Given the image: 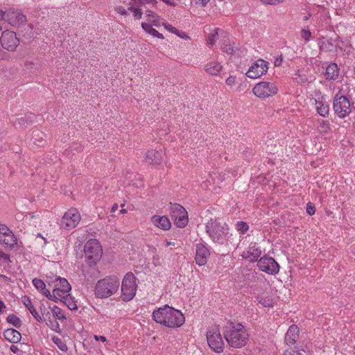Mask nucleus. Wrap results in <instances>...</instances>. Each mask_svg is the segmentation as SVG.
Returning <instances> with one entry per match:
<instances>
[{"label":"nucleus","instance_id":"1","mask_svg":"<svg viewBox=\"0 0 355 355\" xmlns=\"http://www.w3.org/2000/svg\"><path fill=\"white\" fill-rule=\"evenodd\" d=\"M152 316L157 323L170 328L180 327L185 321L184 316L180 311L168 305L155 310Z\"/></svg>","mask_w":355,"mask_h":355},{"label":"nucleus","instance_id":"2","mask_svg":"<svg viewBox=\"0 0 355 355\" xmlns=\"http://www.w3.org/2000/svg\"><path fill=\"white\" fill-rule=\"evenodd\" d=\"M205 231L214 243L228 245L232 234L230 233L228 225L223 220L218 218H210L205 223Z\"/></svg>","mask_w":355,"mask_h":355},{"label":"nucleus","instance_id":"3","mask_svg":"<svg viewBox=\"0 0 355 355\" xmlns=\"http://www.w3.org/2000/svg\"><path fill=\"white\" fill-rule=\"evenodd\" d=\"M223 335L228 345L234 348L244 347L248 340V334L243 325L230 321L223 327Z\"/></svg>","mask_w":355,"mask_h":355},{"label":"nucleus","instance_id":"4","mask_svg":"<svg viewBox=\"0 0 355 355\" xmlns=\"http://www.w3.org/2000/svg\"><path fill=\"white\" fill-rule=\"evenodd\" d=\"M120 281L116 276H109L98 281L95 287L97 297L106 298L114 294L119 289Z\"/></svg>","mask_w":355,"mask_h":355},{"label":"nucleus","instance_id":"5","mask_svg":"<svg viewBox=\"0 0 355 355\" xmlns=\"http://www.w3.org/2000/svg\"><path fill=\"white\" fill-rule=\"evenodd\" d=\"M84 252L87 263L89 266H94L101 259L103 250L98 240L90 239L85 245Z\"/></svg>","mask_w":355,"mask_h":355},{"label":"nucleus","instance_id":"6","mask_svg":"<svg viewBox=\"0 0 355 355\" xmlns=\"http://www.w3.org/2000/svg\"><path fill=\"white\" fill-rule=\"evenodd\" d=\"M349 98L343 95L336 94L334 98L333 109L334 113L340 119L349 115L352 112V105Z\"/></svg>","mask_w":355,"mask_h":355},{"label":"nucleus","instance_id":"7","mask_svg":"<svg viewBox=\"0 0 355 355\" xmlns=\"http://www.w3.org/2000/svg\"><path fill=\"white\" fill-rule=\"evenodd\" d=\"M136 277L132 273H127L121 283V298L123 301L131 300L136 294Z\"/></svg>","mask_w":355,"mask_h":355},{"label":"nucleus","instance_id":"8","mask_svg":"<svg viewBox=\"0 0 355 355\" xmlns=\"http://www.w3.org/2000/svg\"><path fill=\"white\" fill-rule=\"evenodd\" d=\"M207 343L216 353H221L224 349V342L217 327L210 328L207 332Z\"/></svg>","mask_w":355,"mask_h":355},{"label":"nucleus","instance_id":"9","mask_svg":"<svg viewBox=\"0 0 355 355\" xmlns=\"http://www.w3.org/2000/svg\"><path fill=\"white\" fill-rule=\"evenodd\" d=\"M169 209L175 225L180 228L184 227L188 223V216L186 209L177 203H170Z\"/></svg>","mask_w":355,"mask_h":355},{"label":"nucleus","instance_id":"10","mask_svg":"<svg viewBox=\"0 0 355 355\" xmlns=\"http://www.w3.org/2000/svg\"><path fill=\"white\" fill-rule=\"evenodd\" d=\"M276 85L272 82H261L254 85L252 89L254 94L259 98H268L277 93Z\"/></svg>","mask_w":355,"mask_h":355},{"label":"nucleus","instance_id":"11","mask_svg":"<svg viewBox=\"0 0 355 355\" xmlns=\"http://www.w3.org/2000/svg\"><path fill=\"white\" fill-rule=\"evenodd\" d=\"M0 42L2 48L8 51L14 52L19 45V39L14 31H5L1 33Z\"/></svg>","mask_w":355,"mask_h":355},{"label":"nucleus","instance_id":"12","mask_svg":"<svg viewBox=\"0 0 355 355\" xmlns=\"http://www.w3.org/2000/svg\"><path fill=\"white\" fill-rule=\"evenodd\" d=\"M80 220V215L75 208L69 209L66 211L60 220V227L70 230L76 227Z\"/></svg>","mask_w":355,"mask_h":355},{"label":"nucleus","instance_id":"13","mask_svg":"<svg viewBox=\"0 0 355 355\" xmlns=\"http://www.w3.org/2000/svg\"><path fill=\"white\" fill-rule=\"evenodd\" d=\"M258 268L263 272L269 275L277 274L279 270V266L272 257H262L257 262Z\"/></svg>","mask_w":355,"mask_h":355},{"label":"nucleus","instance_id":"14","mask_svg":"<svg viewBox=\"0 0 355 355\" xmlns=\"http://www.w3.org/2000/svg\"><path fill=\"white\" fill-rule=\"evenodd\" d=\"M268 62L259 59L250 67L245 74L250 78H257L267 72L268 69Z\"/></svg>","mask_w":355,"mask_h":355},{"label":"nucleus","instance_id":"15","mask_svg":"<svg viewBox=\"0 0 355 355\" xmlns=\"http://www.w3.org/2000/svg\"><path fill=\"white\" fill-rule=\"evenodd\" d=\"M0 243L8 248H13L17 243L16 236L6 225H0Z\"/></svg>","mask_w":355,"mask_h":355},{"label":"nucleus","instance_id":"16","mask_svg":"<svg viewBox=\"0 0 355 355\" xmlns=\"http://www.w3.org/2000/svg\"><path fill=\"white\" fill-rule=\"evenodd\" d=\"M318 45L322 51L336 53L339 47L338 37H323L319 40Z\"/></svg>","mask_w":355,"mask_h":355},{"label":"nucleus","instance_id":"17","mask_svg":"<svg viewBox=\"0 0 355 355\" xmlns=\"http://www.w3.org/2000/svg\"><path fill=\"white\" fill-rule=\"evenodd\" d=\"M209 256V251L208 248L202 243H198L196 245V263L200 266H204L207 261Z\"/></svg>","mask_w":355,"mask_h":355},{"label":"nucleus","instance_id":"18","mask_svg":"<svg viewBox=\"0 0 355 355\" xmlns=\"http://www.w3.org/2000/svg\"><path fill=\"white\" fill-rule=\"evenodd\" d=\"M54 288L59 289L58 296L60 298V297H64V295H69V293L71 291V288L66 279L61 278L60 277H56L54 280Z\"/></svg>","mask_w":355,"mask_h":355},{"label":"nucleus","instance_id":"19","mask_svg":"<svg viewBox=\"0 0 355 355\" xmlns=\"http://www.w3.org/2000/svg\"><path fill=\"white\" fill-rule=\"evenodd\" d=\"M35 120V116L33 113H28L24 116L16 118L13 121L15 127L19 128H26L33 123Z\"/></svg>","mask_w":355,"mask_h":355},{"label":"nucleus","instance_id":"20","mask_svg":"<svg viewBox=\"0 0 355 355\" xmlns=\"http://www.w3.org/2000/svg\"><path fill=\"white\" fill-rule=\"evenodd\" d=\"M164 153L160 149L159 150H148L146 155V161L150 164H159L163 160Z\"/></svg>","mask_w":355,"mask_h":355},{"label":"nucleus","instance_id":"21","mask_svg":"<svg viewBox=\"0 0 355 355\" xmlns=\"http://www.w3.org/2000/svg\"><path fill=\"white\" fill-rule=\"evenodd\" d=\"M261 250L259 248L257 247L256 245L250 246L248 250L244 251L242 254L243 258L248 259V261L253 262L257 260L261 256Z\"/></svg>","mask_w":355,"mask_h":355},{"label":"nucleus","instance_id":"22","mask_svg":"<svg viewBox=\"0 0 355 355\" xmlns=\"http://www.w3.org/2000/svg\"><path fill=\"white\" fill-rule=\"evenodd\" d=\"M26 17L17 11H8L7 15V21L14 26L18 24L25 23Z\"/></svg>","mask_w":355,"mask_h":355},{"label":"nucleus","instance_id":"23","mask_svg":"<svg viewBox=\"0 0 355 355\" xmlns=\"http://www.w3.org/2000/svg\"><path fill=\"white\" fill-rule=\"evenodd\" d=\"M299 337V329L297 326L293 324L291 325L286 335H285V343L287 345H293Z\"/></svg>","mask_w":355,"mask_h":355},{"label":"nucleus","instance_id":"24","mask_svg":"<svg viewBox=\"0 0 355 355\" xmlns=\"http://www.w3.org/2000/svg\"><path fill=\"white\" fill-rule=\"evenodd\" d=\"M152 223L162 230H167L171 227V222L165 216H153L151 218Z\"/></svg>","mask_w":355,"mask_h":355},{"label":"nucleus","instance_id":"25","mask_svg":"<svg viewBox=\"0 0 355 355\" xmlns=\"http://www.w3.org/2000/svg\"><path fill=\"white\" fill-rule=\"evenodd\" d=\"M3 335L6 340L12 343H18L21 339V334L17 330L12 328L4 331Z\"/></svg>","mask_w":355,"mask_h":355},{"label":"nucleus","instance_id":"26","mask_svg":"<svg viewBox=\"0 0 355 355\" xmlns=\"http://www.w3.org/2000/svg\"><path fill=\"white\" fill-rule=\"evenodd\" d=\"M21 301H22L23 304H24V306L28 309V311H30L31 315L34 317V318L37 321L41 322L42 320V317L37 312L30 297L25 295V296L22 297Z\"/></svg>","mask_w":355,"mask_h":355},{"label":"nucleus","instance_id":"27","mask_svg":"<svg viewBox=\"0 0 355 355\" xmlns=\"http://www.w3.org/2000/svg\"><path fill=\"white\" fill-rule=\"evenodd\" d=\"M339 75V69L336 63H331L326 68L325 78L327 80H336Z\"/></svg>","mask_w":355,"mask_h":355},{"label":"nucleus","instance_id":"28","mask_svg":"<svg viewBox=\"0 0 355 355\" xmlns=\"http://www.w3.org/2000/svg\"><path fill=\"white\" fill-rule=\"evenodd\" d=\"M222 66L216 62H209L205 66V70L207 73L211 76H217L221 71Z\"/></svg>","mask_w":355,"mask_h":355},{"label":"nucleus","instance_id":"29","mask_svg":"<svg viewBox=\"0 0 355 355\" xmlns=\"http://www.w3.org/2000/svg\"><path fill=\"white\" fill-rule=\"evenodd\" d=\"M315 108L317 112L323 117H326L329 114V107L327 103H324L322 101L315 100Z\"/></svg>","mask_w":355,"mask_h":355},{"label":"nucleus","instance_id":"30","mask_svg":"<svg viewBox=\"0 0 355 355\" xmlns=\"http://www.w3.org/2000/svg\"><path fill=\"white\" fill-rule=\"evenodd\" d=\"M58 292H59V289L54 288L53 290V293L51 294V292L48 289H46V287L44 288V290H42L41 291V293L45 297H46L50 300L54 301L55 302H57L58 300H60V297L58 296Z\"/></svg>","mask_w":355,"mask_h":355},{"label":"nucleus","instance_id":"31","mask_svg":"<svg viewBox=\"0 0 355 355\" xmlns=\"http://www.w3.org/2000/svg\"><path fill=\"white\" fill-rule=\"evenodd\" d=\"M60 300L66 304L70 310H76L78 309L76 304L73 301L69 294L64 295V297H60Z\"/></svg>","mask_w":355,"mask_h":355},{"label":"nucleus","instance_id":"32","mask_svg":"<svg viewBox=\"0 0 355 355\" xmlns=\"http://www.w3.org/2000/svg\"><path fill=\"white\" fill-rule=\"evenodd\" d=\"M6 320L16 328H19L22 324L21 319L15 314H9Z\"/></svg>","mask_w":355,"mask_h":355},{"label":"nucleus","instance_id":"33","mask_svg":"<svg viewBox=\"0 0 355 355\" xmlns=\"http://www.w3.org/2000/svg\"><path fill=\"white\" fill-rule=\"evenodd\" d=\"M236 229L241 234H245L249 230V225L247 223L243 221H238L236 223Z\"/></svg>","mask_w":355,"mask_h":355},{"label":"nucleus","instance_id":"34","mask_svg":"<svg viewBox=\"0 0 355 355\" xmlns=\"http://www.w3.org/2000/svg\"><path fill=\"white\" fill-rule=\"evenodd\" d=\"M53 341L62 352H66L68 350V347L60 338L53 337Z\"/></svg>","mask_w":355,"mask_h":355},{"label":"nucleus","instance_id":"35","mask_svg":"<svg viewBox=\"0 0 355 355\" xmlns=\"http://www.w3.org/2000/svg\"><path fill=\"white\" fill-rule=\"evenodd\" d=\"M51 311H52L53 315L54 317H56L58 319H59V320L66 319V317H65L64 313L62 311V310L60 308L58 307L57 306H54L52 308Z\"/></svg>","mask_w":355,"mask_h":355},{"label":"nucleus","instance_id":"36","mask_svg":"<svg viewBox=\"0 0 355 355\" xmlns=\"http://www.w3.org/2000/svg\"><path fill=\"white\" fill-rule=\"evenodd\" d=\"M143 29L150 35L155 37V35L157 33V31L152 27V25L146 22L141 24Z\"/></svg>","mask_w":355,"mask_h":355},{"label":"nucleus","instance_id":"37","mask_svg":"<svg viewBox=\"0 0 355 355\" xmlns=\"http://www.w3.org/2000/svg\"><path fill=\"white\" fill-rule=\"evenodd\" d=\"M218 28H215L214 30L213 33L209 35L208 40H207L208 45L211 46L215 44V42L218 38Z\"/></svg>","mask_w":355,"mask_h":355},{"label":"nucleus","instance_id":"38","mask_svg":"<svg viewBox=\"0 0 355 355\" xmlns=\"http://www.w3.org/2000/svg\"><path fill=\"white\" fill-rule=\"evenodd\" d=\"M147 15L148 17V21H150L154 26H158L159 20L158 16L151 10H147Z\"/></svg>","mask_w":355,"mask_h":355},{"label":"nucleus","instance_id":"39","mask_svg":"<svg viewBox=\"0 0 355 355\" xmlns=\"http://www.w3.org/2000/svg\"><path fill=\"white\" fill-rule=\"evenodd\" d=\"M33 284L40 292L46 287L45 283L40 279L35 278L33 279Z\"/></svg>","mask_w":355,"mask_h":355},{"label":"nucleus","instance_id":"40","mask_svg":"<svg viewBox=\"0 0 355 355\" xmlns=\"http://www.w3.org/2000/svg\"><path fill=\"white\" fill-rule=\"evenodd\" d=\"M128 10H131L132 12H133V15H134V17L137 19H139L141 18L142 17V11L140 8H133L132 6H130Z\"/></svg>","mask_w":355,"mask_h":355},{"label":"nucleus","instance_id":"41","mask_svg":"<svg viewBox=\"0 0 355 355\" xmlns=\"http://www.w3.org/2000/svg\"><path fill=\"white\" fill-rule=\"evenodd\" d=\"M305 352L302 350L288 349L285 350L283 355H304Z\"/></svg>","mask_w":355,"mask_h":355},{"label":"nucleus","instance_id":"42","mask_svg":"<svg viewBox=\"0 0 355 355\" xmlns=\"http://www.w3.org/2000/svg\"><path fill=\"white\" fill-rule=\"evenodd\" d=\"M164 28L168 31L169 32L172 33H174V34H178L179 33V31L173 27L172 25L169 24H163Z\"/></svg>","mask_w":355,"mask_h":355},{"label":"nucleus","instance_id":"43","mask_svg":"<svg viewBox=\"0 0 355 355\" xmlns=\"http://www.w3.org/2000/svg\"><path fill=\"white\" fill-rule=\"evenodd\" d=\"M306 212L309 215L312 216L315 212V207L313 204L309 202L306 205Z\"/></svg>","mask_w":355,"mask_h":355},{"label":"nucleus","instance_id":"44","mask_svg":"<svg viewBox=\"0 0 355 355\" xmlns=\"http://www.w3.org/2000/svg\"><path fill=\"white\" fill-rule=\"evenodd\" d=\"M221 49L223 51L228 54H232L234 51L233 48L230 44H223V46H221Z\"/></svg>","mask_w":355,"mask_h":355},{"label":"nucleus","instance_id":"45","mask_svg":"<svg viewBox=\"0 0 355 355\" xmlns=\"http://www.w3.org/2000/svg\"><path fill=\"white\" fill-rule=\"evenodd\" d=\"M311 36V33L309 30L302 29L301 31V37L305 40H309Z\"/></svg>","mask_w":355,"mask_h":355},{"label":"nucleus","instance_id":"46","mask_svg":"<svg viewBox=\"0 0 355 355\" xmlns=\"http://www.w3.org/2000/svg\"><path fill=\"white\" fill-rule=\"evenodd\" d=\"M284 0H260L263 3L267 5H275L282 3Z\"/></svg>","mask_w":355,"mask_h":355},{"label":"nucleus","instance_id":"47","mask_svg":"<svg viewBox=\"0 0 355 355\" xmlns=\"http://www.w3.org/2000/svg\"><path fill=\"white\" fill-rule=\"evenodd\" d=\"M10 58V55L6 53L3 49H0V60H8Z\"/></svg>","mask_w":355,"mask_h":355},{"label":"nucleus","instance_id":"48","mask_svg":"<svg viewBox=\"0 0 355 355\" xmlns=\"http://www.w3.org/2000/svg\"><path fill=\"white\" fill-rule=\"evenodd\" d=\"M226 83L229 86H232L235 84L236 82V77L234 76H230L226 79Z\"/></svg>","mask_w":355,"mask_h":355},{"label":"nucleus","instance_id":"49","mask_svg":"<svg viewBox=\"0 0 355 355\" xmlns=\"http://www.w3.org/2000/svg\"><path fill=\"white\" fill-rule=\"evenodd\" d=\"M150 3L155 6L157 3V0H139V6H141L144 3Z\"/></svg>","mask_w":355,"mask_h":355},{"label":"nucleus","instance_id":"50","mask_svg":"<svg viewBox=\"0 0 355 355\" xmlns=\"http://www.w3.org/2000/svg\"><path fill=\"white\" fill-rule=\"evenodd\" d=\"M10 351H11L12 353H14V354H17V355H20V353L22 352L21 349H19L18 348V347H17V346L14 345H11V346H10Z\"/></svg>","mask_w":355,"mask_h":355},{"label":"nucleus","instance_id":"51","mask_svg":"<svg viewBox=\"0 0 355 355\" xmlns=\"http://www.w3.org/2000/svg\"><path fill=\"white\" fill-rule=\"evenodd\" d=\"M196 3L200 7H205L210 0H194Z\"/></svg>","mask_w":355,"mask_h":355},{"label":"nucleus","instance_id":"52","mask_svg":"<svg viewBox=\"0 0 355 355\" xmlns=\"http://www.w3.org/2000/svg\"><path fill=\"white\" fill-rule=\"evenodd\" d=\"M116 10L118 13L122 15H127L128 12L125 9H124L123 7L119 6L116 8Z\"/></svg>","mask_w":355,"mask_h":355},{"label":"nucleus","instance_id":"53","mask_svg":"<svg viewBox=\"0 0 355 355\" xmlns=\"http://www.w3.org/2000/svg\"><path fill=\"white\" fill-rule=\"evenodd\" d=\"M0 259H3L5 261H8L9 256L0 250Z\"/></svg>","mask_w":355,"mask_h":355},{"label":"nucleus","instance_id":"54","mask_svg":"<svg viewBox=\"0 0 355 355\" xmlns=\"http://www.w3.org/2000/svg\"><path fill=\"white\" fill-rule=\"evenodd\" d=\"M7 15L8 12H3V10H0V20H5L7 21Z\"/></svg>","mask_w":355,"mask_h":355},{"label":"nucleus","instance_id":"55","mask_svg":"<svg viewBox=\"0 0 355 355\" xmlns=\"http://www.w3.org/2000/svg\"><path fill=\"white\" fill-rule=\"evenodd\" d=\"M94 339L96 340H101L102 342H105L107 340L106 338L103 336H97V335H95L94 336Z\"/></svg>","mask_w":355,"mask_h":355},{"label":"nucleus","instance_id":"56","mask_svg":"<svg viewBox=\"0 0 355 355\" xmlns=\"http://www.w3.org/2000/svg\"><path fill=\"white\" fill-rule=\"evenodd\" d=\"M282 62V58L279 57L275 60L274 64H275V66H280Z\"/></svg>","mask_w":355,"mask_h":355},{"label":"nucleus","instance_id":"57","mask_svg":"<svg viewBox=\"0 0 355 355\" xmlns=\"http://www.w3.org/2000/svg\"><path fill=\"white\" fill-rule=\"evenodd\" d=\"M176 35L181 38H185V39L189 38L188 35L185 33L181 32L180 31H179L178 34H176Z\"/></svg>","mask_w":355,"mask_h":355},{"label":"nucleus","instance_id":"58","mask_svg":"<svg viewBox=\"0 0 355 355\" xmlns=\"http://www.w3.org/2000/svg\"><path fill=\"white\" fill-rule=\"evenodd\" d=\"M6 308L4 303L0 300V313H1L2 310Z\"/></svg>","mask_w":355,"mask_h":355},{"label":"nucleus","instance_id":"59","mask_svg":"<svg viewBox=\"0 0 355 355\" xmlns=\"http://www.w3.org/2000/svg\"><path fill=\"white\" fill-rule=\"evenodd\" d=\"M155 37H156L159 39H164L163 35L159 33L158 31H157V33L156 35H155Z\"/></svg>","mask_w":355,"mask_h":355},{"label":"nucleus","instance_id":"60","mask_svg":"<svg viewBox=\"0 0 355 355\" xmlns=\"http://www.w3.org/2000/svg\"><path fill=\"white\" fill-rule=\"evenodd\" d=\"M329 127V122L323 121L322 122V128H328Z\"/></svg>","mask_w":355,"mask_h":355},{"label":"nucleus","instance_id":"61","mask_svg":"<svg viewBox=\"0 0 355 355\" xmlns=\"http://www.w3.org/2000/svg\"><path fill=\"white\" fill-rule=\"evenodd\" d=\"M118 209V205L117 204H114L112 207V212H114L115 211H116Z\"/></svg>","mask_w":355,"mask_h":355},{"label":"nucleus","instance_id":"62","mask_svg":"<svg viewBox=\"0 0 355 355\" xmlns=\"http://www.w3.org/2000/svg\"><path fill=\"white\" fill-rule=\"evenodd\" d=\"M175 245V243H172V242H170V241H168V242H166V246H169V245Z\"/></svg>","mask_w":355,"mask_h":355},{"label":"nucleus","instance_id":"63","mask_svg":"<svg viewBox=\"0 0 355 355\" xmlns=\"http://www.w3.org/2000/svg\"><path fill=\"white\" fill-rule=\"evenodd\" d=\"M121 213H125V212H126V210H125V209H122L121 210Z\"/></svg>","mask_w":355,"mask_h":355}]
</instances>
